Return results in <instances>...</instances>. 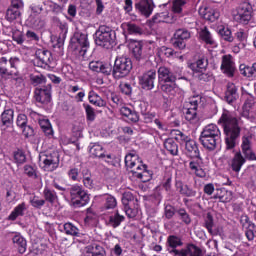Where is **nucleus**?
Listing matches in <instances>:
<instances>
[{"label":"nucleus","mask_w":256,"mask_h":256,"mask_svg":"<svg viewBox=\"0 0 256 256\" xmlns=\"http://www.w3.org/2000/svg\"><path fill=\"white\" fill-rule=\"evenodd\" d=\"M95 43L98 47L104 49H111L115 45V39H117L115 30L107 25H100L97 29Z\"/></svg>","instance_id":"obj_6"},{"label":"nucleus","mask_w":256,"mask_h":256,"mask_svg":"<svg viewBox=\"0 0 256 256\" xmlns=\"http://www.w3.org/2000/svg\"><path fill=\"white\" fill-rule=\"evenodd\" d=\"M120 115H122L128 123H139V112L127 106L120 108Z\"/></svg>","instance_id":"obj_30"},{"label":"nucleus","mask_w":256,"mask_h":256,"mask_svg":"<svg viewBox=\"0 0 256 256\" xmlns=\"http://www.w3.org/2000/svg\"><path fill=\"white\" fill-rule=\"evenodd\" d=\"M135 10L141 17L149 19L150 15H153L155 9V3L153 0H140L134 4Z\"/></svg>","instance_id":"obj_17"},{"label":"nucleus","mask_w":256,"mask_h":256,"mask_svg":"<svg viewBox=\"0 0 256 256\" xmlns=\"http://www.w3.org/2000/svg\"><path fill=\"white\" fill-rule=\"evenodd\" d=\"M241 149L244 157H246L248 161H256L255 152H253V149L251 148V136L242 137Z\"/></svg>","instance_id":"obj_25"},{"label":"nucleus","mask_w":256,"mask_h":256,"mask_svg":"<svg viewBox=\"0 0 256 256\" xmlns=\"http://www.w3.org/2000/svg\"><path fill=\"white\" fill-rule=\"evenodd\" d=\"M51 84L37 87L34 91V97L37 103H41V105H49L51 103Z\"/></svg>","instance_id":"obj_19"},{"label":"nucleus","mask_w":256,"mask_h":256,"mask_svg":"<svg viewBox=\"0 0 256 256\" xmlns=\"http://www.w3.org/2000/svg\"><path fill=\"white\" fill-rule=\"evenodd\" d=\"M242 95L245 96V101L242 106L241 116L245 117V119H249L251 109H253V107L255 106L256 101L254 96L249 94V92H247V90H245L244 88H242Z\"/></svg>","instance_id":"obj_23"},{"label":"nucleus","mask_w":256,"mask_h":256,"mask_svg":"<svg viewBox=\"0 0 256 256\" xmlns=\"http://www.w3.org/2000/svg\"><path fill=\"white\" fill-rule=\"evenodd\" d=\"M219 35L223 41H226L227 43H233L234 37L233 33L231 32V29L223 26L222 28L219 29Z\"/></svg>","instance_id":"obj_51"},{"label":"nucleus","mask_w":256,"mask_h":256,"mask_svg":"<svg viewBox=\"0 0 256 256\" xmlns=\"http://www.w3.org/2000/svg\"><path fill=\"white\" fill-rule=\"evenodd\" d=\"M68 195H70V200L73 207L76 208L85 207V205H89V201H91L89 193H87V190H85L83 186L78 184L72 185L69 188Z\"/></svg>","instance_id":"obj_8"},{"label":"nucleus","mask_w":256,"mask_h":256,"mask_svg":"<svg viewBox=\"0 0 256 256\" xmlns=\"http://www.w3.org/2000/svg\"><path fill=\"white\" fill-rule=\"evenodd\" d=\"M139 107L141 109L144 108V110H141L144 123H153V121H155V117H157V114L155 112H147V104H145V102L140 103Z\"/></svg>","instance_id":"obj_47"},{"label":"nucleus","mask_w":256,"mask_h":256,"mask_svg":"<svg viewBox=\"0 0 256 256\" xmlns=\"http://www.w3.org/2000/svg\"><path fill=\"white\" fill-rule=\"evenodd\" d=\"M126 30L128 31L129 35H141L143 33V29L139 27V25L128 22L125 24Z\"/></svg>","instance_id":"obj_56"},{"label":"nucleus","mask_w":256,"mask_h":256,"mask_svg":"<svg viewBox=\"0 0 256 256\" xmlns=\"http://www.w3.org/2000/svg\"><path fill=\"white\" fill-rule=\"evenodd\" d=\"M132 175L133 177H136V179H140L142 183H147L148 181H151L153 172L147 169V165L142 164L140 169L136 170Z\"/></svg>","instance_id":"obj_33"},{"label":"nucleus","mask_w":256,"mask_h":256,"mask_svg":"<svg viewBox=\"0 0 256 256\" xmlns=\"http://www.w3.org/2000/svg\"><path fill=\"white\" fill-rule=\"evenodd\" d=\"M30 205L34 207V209H41L45 205V199H41L39 196H33L30 198Z\"/></svg>","instance_id":"obj_64"},{"label":"nucleus","mask_w":256,"mask_h":256,"mask_svg":"<svg viewBox=\"0 0 256 256\" xmlns=\"http://www.w3.org/2000/svg\"><path fill=\"white\" fill-rule=\"evenodd\" d=\"M132 55L138 63H147V60L153 55V50L143 42H135L132 44Z\"/></svg>","instance_id":"obj_10"},{"label":"nucleus","mask_w":256,"mask_h":256,"mask_svg":"<svg viewBox=\"0 0 256 256\" xmlns=\"http://www.w3.org/2000/svg\"><path fill=\"white\" fill-rule=\"evenodd\" d=\"M103 204L100 207V213L102 215H107L117 208V198L111 194H104L102 197Z\"/></svg>","instance_id":"obj_22"},{"label":"nucleus","mask_w":256,"mask_h":256,"mask_svg":"<svg viewBox=\"0 0 256 256\" xmlns=\"http://www.w3.org/2000/svg\"><path fill=\"white\" fill-rule=\"evenodd\" d=\"M36 61L38 67L47 69V67H51L53 63V54L49 50L38 49L36 51Z\"/></svg>","instance_id":"obj_21"},{"label":"nucleus","mask_w":256,"mask_h":256,"mask_svg":"<svg viewBox=\"0 0 256 256\" xmlns=\"http://www.w3.org/2000/svg\"><path fill=\"white\" fill-rule=\"evenodd\" d=\"M27 211V203L22 202L18 204L8 216L9 221H17L18 217H24Z\"/></svg>","instance_id":"obj_38"},{"label":"nucleus","mask_w":256,"mask_h":256,"mask_svg":"<svg viewBox=\"0 0 256 256\" xmlns=\"http://www.w3.org/2000/svg\"><path fill=\"white\" fill-rule=\"evenodd\" d=\"M239 99V88L235 83L229 82L226 86L225 101L229 105H233Z\"/></svg>","instance_id":"obj_26"},{"label":"nucleus","mask_w":256,"mask_h":256,"mask_svg":"<svg viewBox=\"0 0 256 256\" xmlns=\"http://www.w3.org/2000/svg\"><path fill=\"white\" fill-rule=\"evenodd\" d=\"M164 149H166L170 155H179V145L173 138H168L164 141Z\"/></svg>","instance_id":"obj_42"},{"label":"nucleus","mask_w":256,"mask_h":256,"mask_svg":"<svg viewBox=\"0 0 256 256\" xmlns=\"http://www.w3.org/2000/svg\"><path fill=\"white\" fill-rule=\"evenodd\" d=\"M139 85L146 91L155 89V81H157V70L150 69L138 77Z\"/></svg>","instance_id":"obj_11"},{"label":"nucleus","mask_w":256,"mask_h":256,"mask_svg":"<svg viewBox=\"0 0 256 256\" xmlns=\"http://www.w3.org/2000/svg\"><path fill=\"white\" fill-rule=\"evenodd\" d=\"M125 214L129 219H135L139 215V204H132L130 206H124Z\"/></svg>","instance_id":"obj_53"},{"label":"nucleus","mask_w":256,"mask_h":256,"mask_svg":"<svg viewBox=\"0 0 256 256\" xmlns=\"http://www.w3.org/2000/svg\"><path fill=\"white\" fill-rule=\"evenodd\" d=\"M217 124L222 127L225 135L226 149L230 151L237 147V139L241 137V117H237L229 110H223Z\"/></svg>","instance_id":"obj_1"},{"label":"nucleus","mask_w":256,"mask_h":256,"mask_svg":"<svg viewBox=\"0 0 256 256\" xmlns=\"http://www.w3.org/2000/svg\"><path fill=\"white\" fill-rule=\"evenodd\" d=\"M89 153L91 157H98L99 159H103V157H105V148H103L99 143H94L90 147Z\"/></svg>","instance_id":"obj_49"},{"label":"nucleus","mask_w":256,"mask_h":256,"mask_svg":"<svg viewBox=\"0 0 256 256\" xmlns=\"http://www.w3.org/2000/svg\"><path fill=\"white\" fill-rule=\"evenodd\" d=\"M158 57L162 59H173V48L162 46L158 49Z\"/></svg>","instance_id":"obj_58"},{"label":"nucleus","mask_w":256,"mask_h":256,"mask_svg":"<svg viewBox=\"0 0 256 256\" xmlns=\"http://www.w3.org/2000/svg\"><path fill=\"white\" fill-rule=\"evenodd\" d=\"M160 90L170 99L177 97L181 93V88L175 82H164V84L160 85Z\"/></svg>","instance_id":"obj_27"},{"label":"nucleus","mask_w":256,"mask_h":256,"mask_svg":"<svg viewBox=\"0 0 256 256\" xmlns=\"http://www.w3.org/2000/svg\"><path fill=\"white\" fill-rule=\"evenodd\" d=\"M199 38L206 45H215V40L213 39V35H211V32L209 31V28H207V26H205L200 30Z\"/></svg>","instance_id":"obj_44"},{"label":"nucleus","mask_w":256,"mask_h":256,"mask_svg":"<svg viewBox=\"0 0 256 256\" xmlns=\"http://www.w3.org/2000/svg\"><path fill=\"white\" fill-rule=\"evenodd\" d=\"M44 171H55L59 167V159H53V157L48 156L43 160Z\"/></svg>","instance_id":"obj_46"},{"label":"nucleus","mask_w":256,"mask_h":256,"mask_svg":"<svg viewBox=\"0 0 256 256\" xmlns=\"http://www.w3.org/2000/svg\"><path fill=\"white\" fill-rule=\"evenodd\" d=\"M158 79L161 83H177L178 80H187L183 75V67L173 66L172 69L167 66L158 68Z\"/></svg>","instance_id":"obj_7"},{"label":"nucleus","mask_w":256,"mask_h":256,"mask_svg":"<svg viewBox=\"0 0 256 256\" xmlns=\"http://www.w3.org/2000/svg\"><path fill=\"white\" fill-rule=\"evenodd\" d=\"M14 161L17 165H23L27 161V155H25V151L18 149L13 153Z\"/></svg>","instance_id":"obj_59"},{"label":"nucleus","mask_w":256,"mask_h":256,"mask_svg":"<svg viewBox=\"0 0 256 256\" xmlns=\"http://www.w3.org/2000/svg\"><path fill=\"white\" fill-rule=\"evenodd\" d=\"M19 65H21V59L19 57H7L2 56L0 58V77L5 79V77H13V81H15L17 87L23 85V77L17 76L19 75Z\"/></svg>","instance_id":"obj_3"},{"label":"nucleus","mask_w":256,"mask_h":256,"mask_svg":"<svg viewBox=\"0 0 256 256\" xmlns=\"http://www.w3.org/2000/svg\"><path fill=\"white\" fill-rule=\"evenodd\" d=\"M122 204L125 206L137 205L139 200L131 192H124L122 195Z\"/></svg>","instance_id":"obj_50"},{"label":"nucleus","mask_w":256,"mask_h":256,"mask_svg":"<svg viewBox=\"0 0 256 256\" xmlns=\"http://www.w3.org/2000/svg\"><path fill=\"white\" fill-rule=\"evenodd\" d=\"M199 142L207 151H215L221 143V130L216 124L205 126L199 136Z\"/></svg>","instance_id":"obj_4"},{"label":"nucleus","mask_w":256,"mask_h":256,"mask_svg":"<svg viewBox=\"0 0 256 256\" xmlns=\"http://www.w3.org/2000/svg\"><path fill=\"white\" fill-rule=\"evenodd\" d=\"M30 81L32 85H34V87H37V85H43L44 83H46L47 78L43 74H32L30 76Z\"/></svg>","instance_id":"obj_61"},{"label":"nucleus","mask_w":256,"mask_h":256,"mask_svg":"<svg viewBox=\"0 0 256 256\" xmlns=\"http://www.w3.org/2000/svg\"><path fill=\"white\" fill-rule=\"evenodd\" d=\"M166 251L173 256H203V250L193 243L183 247V239L177 235H169L166 239ZM179 247H183L179 249Z\"/></svg>","instance_id":"obj_2"},{"label":"nucleus","mask_w":256,"mask_h":256,"mask_svg":"<svg viewBox=\"0 0 256 256\" xmlns=\"http://www.w3.org/2000/svg\"><path fill=\"white\" fill-rule=\"evenodd\" d=\"M244 163H247V160L243 157V154L236 152L234 157L229 161L228 166L234 173H239Z\"/></svg>","instance_id":"obj_28"},{"label":"nucleus","mask_w":256,"mask_h":256,"mask_svg":"<svg viewBox=\"0 0 256 256\" xmlns=\"http://www.w3.org/2000/svg\"><path fill=\"white\" fill-rule=\"evenodd\" d=\"M251 13H253V7L251 3L244 1L237 8V19L243 25H247L251 21Z\"/></svg>","instance_id":"obj_18"},{"label":"nucleus","mask_w":256,"mask_h":256,"mask_svg":"<svg viewBox=\"0 0 256 256\" xmlns=\"http://www.w3.org/2000/svg\"><path fill=\"white\" fill-rule=\"evenodd\" d=\"M199 15L203 17L206 21H210L211 23H215L219 19V12L213 10L211 8H201L199 10Z\"/></svg>","instance_id":"obj_35"},{"label":"nucleus","mask_w":256,"mask_h":256,"mask_svg":"<svg viewBox=\"0 0 256 256\" xmlns=\"http://www.w3.org/2000/svg\"><path fill=\"white\" fill-rule=\"evenodd\" d=\"M185 154L188 158L201 157V151L199 150V144L195 140H191L185 144Z\"/></svg>","instance_id":"obj_34"},{"label":"nucleus","mask_w":256,"mask_h":256,"mask_svg":"<svg viewBox=\"0 0 256 256\" xmlns=\"http://www.w3.org/2000/svg\"><path fill=\"white\" fill-rule=\"evenodd\" d=\"M12 242L14 243L15 247L18 249V253L23 255L25 251H27V240L21 236V234L17 233L13 236Z\"/></svg>","instance_id":"obj_39"},{"label":"nucleus","mask_w":256,"mask_h":256,"mask_svg":"<svg viewBox=\"0 0 256 256\" xmlns=\"http://www.w3.org/2000/svg\"><path fill=\"white\" fill-rule=\"evenodd\" d=\"M176 215H178L179 219H181L184 225H191V216L187 213L185 208H179L176 210Z\"/></svg>","instance_id":"obj_54"},{"label":"nucleus","mask_w":256,"mask_h":256,"mask_svg":"<svg viewBox=\"0 0 256 256\" xmlns=\"http://www.w3.org/2000/svg\"><path fill=\"white\" fill-rule=\"evenodd\" d=\"M42 5L44 7L46 15H61V13H63L65 9V6L59 5L52 0H43Z\"/></svg>","instance_id":"obj_24"},{"label":"nucleus","mask_w":256,"mask_h":256,"mask_svg":"<svg viewBox=\"0 0 256 256\" xmlns=\"http://www.w3.org/2000/svg\"><path fill=\"white\" fill-rule=\"evenodd\" d=\"M43 195H44V201H47L48 203H55L57 201V192L55 190L45 187L43 190Z\"/></svg>","instance_id":"obj_52"},{"label":"nucleus","mask_w":256,"mask_h":256,"mask_svg":"<svg viewBox=\"0 0 256 256\" xmlns=\"http://www.w3.org/2000/svg\"><path fill=\"white\" fill-rule=\"evenodd\" d=\"M124 163L128 171L132 172V175L143 167V160L137 154V151L131 150L128 154H126L124 158Z\"/></svg>","instance_id":"obj_13"},{"label":"nucleus","mask_w":256,"mask_h":256,"mask_svg":"<svg viewBox=\"0 0 256 256\" xmlns=\"http://www.w3.org/2000/svg\"><path fill=\"white\" fill-rule=\"evenodd\" d=\"M105 220L107 227H111V229H117L121 227V224L125 223V215L121 214L119 210H114L108 212Z\"/></svg>","instance_id":"obj_20"},{"label":"nucleus","mask_w":256,"mask_h":256,"mask_svg":"<svg viewBox=\"0 0 256 256\" xmlns=\"http://www.w3.org/2000/svg\"><path fill=\"white\" fill-rule=\"evenodd\" d=\"M207 67H209V60L205 57H200L189 64V69L194 73H203V71H207Z\"/></svg>","instance_id":"obj_31"},{"label":"nucleus","mask_w":256,"mask_h":256,"mask_svg":"<svg viewBox=\"0 0 256 256\" xmlns=\"http://www.w3.org/2000/svg\"><path fill=\"white\" fill-rule=\"evenodd\" d=\"M88 100H89V103H91V105H95V107H106L107 106V102L105 100H103V98L101 96H99V94H97V92H95V90H91L88 93Z\"/></svg>","instance_id":"obj_40"},{"label":"nucleus","mask_w":256,"mask_h":256,"mask_svg":"<svg viewBox=\"0 0 256 256\" xmlns=\"http://www.w3.org/2000/svg\"><path fill=\"white\" fill-rule=\"evenodd\" d=\"M38 123L46 137H53V126H51V122L49 121V119H45L42 117Z\"/></svg>","instance_id":"obj_45"},{"label":"nucleus","mask_w":256,"mask_h":256,"mask_svg":"<svg viewBox=\"0 0 256 256\" xmlns=\"http://www.w3.org/2000/svg\"><path fill=\"white\" fill-rule=\"evenodd\" d=\"M182 175L181 172H176L174 184L176 191L182 195V197H197V190L193 189L188 184L183 183V180H181Z\"/></svg>","instance_id":"obj_12"},{"label":"nucleus","mask_w":256,"mask_h":256,"mask_svg":"<svg viewBox=\"0 0 256 256\" xmlns=\"http://www.w3.org/2000/svg\"><path fill=\"white\" fill-rule=\"evenodd\" d=\"M131 69H133V61H131V58H116L113 66L112 76L114 79H123L131 73Z\"/></svg>","instance_id":"obj_9"},{"label":"nucleus","mask_w":256,"mask_h":256,"mask_svg":"<svg viewBox=\"0 0 256 256\" xmlns=\"http://www.w3.org/2000/svg\"><path fill=\"white\" fill-rule=\"evenodd\" d=\"M59 231L65 233V235H70L71 237H79V228L71 222H66L63 225H59Z\"/></svg>","instance_id":"obj_37"},{"label":"nucleus","mask_w":256,"mask_h":256,"mask_svg":"<svg viewBox=\"0 0 256 256\" xmlns=\"http://www.w3.org/2000/svg\"><path fill=\"white\" fill-rule=\"evenodd\" d=\"M15 115V111L13 109H6L1 114V121L4 127H11L13 125V117Z\"/></svg>","instance_id":"obj_43"},{"label":"nucleus","mask_w":256,"mask_h":256,"mask_svg":"<svg viewBox=\"0 0 256 256\" xmlns=\"http://www.w3.org/2000/svg\"><path fill=\"white\" fill-rule=\"evenodd\" d=\"M174 135L176 141H179L180 143H185V145H187V143L192 140L191 136L186 135L185 133L181 132V130L174 131Z\"/></svg>","instance_id":"obj_62"},{"label":"nucleus","mask_w":256,"mask_h":256,"mask_svg":"<svg viewBox=\"0 0 256 256\" xmlns=\"http://www.w3.org/2000/svg\"><path fill=\"white\" fill-rule=\"evenodd\" d=\"M240 225L242 229H255V223L251 221V218H249V215L242 214L240 216Z\"/></svg>","instance_id":"obj_55"},{"label":"nucleus","mask_w":256,"mask_h":256,"mask_svg":"<svg viewBox=\"0 0 256 256\" xmlns=\"http://www.w3.org/2000/svg\"><path fill=\"white\" fill-rule=\"evenodd\" d=\"M204 227L207 229L210 235H214L213 227H215V221L213 220V215L211 213H207L206 218L204 220Z\"/></svg>","instance_id":"obj_60"},{"label":"nucleus","mask_w":256,"mask_h":256,"mask_svg":"<svg viewBox=\"0 0 256 256\" xmlns=\"http://www.w3.org/2000/svg\"><path fill=\"white\" fill-rule=\"evenodd\" d=\"M69 49L77 57L87 59V51H89V36L83 32H75L70 39Z\"/></svg>","instance_id":"obj_5"},{"label":"nucleus","mask_w":256,"mask_h":256,"mask_svg":"<svg viewBox=\"0 0 256 256\" xmlns=\"http://www.w3.org/2000/svg\"><path fill=\"white\" fill-rule=\"evenodd\" d=\"M160 185L167 193L171 192L173 189V172L171 170H166L162 173Z\"/></svg>","instance_id":"obj_32"},{"label":"nucleus","mask_w":256,"mask_h":256,"mask_svg":"<svg viewBox=\"0 0 256 256\" xmlns=\"http://www.w3.org/2000/svg\"><path fill=\"white\" fill-rule=\"evenodd\" d=\"M12 39L13 41H15V43H17V45H23L24 43H26L25 35L19 30H15L12 33Z\"/></svg>","instance_id":"obj_63"},{"label":"nucleus","mask_w":256,"mask_h":256,"mask_svg":"<svg viewBox=\"0 0 256 256\" xmlns=\"http://www.w3.org/2000/svg\"><path fill=\"white\" fill-rule=\"evenodd\" d=\"M31 9L32 14L29 16V21L34 25V27H37V25H39V15L45 11V6L43 7L41 5H35Z\"/></svg>","instance_id":"obj_41"},{"label":"nucleus","mask_w":256,"mask_h":256,"mask_svg":"<svg viewBox=\"0 0 256 256\" xmlns=\"http://www.w3.org/2000/svg\"><path fill=\"white\" fill-rule=\"evenodd\" d=\"M240 73L244 77H256V63H253L251 66L245 64L240 65Z\"/></svg>","instance_id":"obj_48"},{"label":"nucleus","mask_w":256,"mask_h":256,"mask_svg":"<svg viewBox=\"0 0 256 256\" xmlns=\"http://www.w3.org/2000/svg\"><path fill=\"white\" fill-rule=\"evenodd\" d=\"M86 256H107V250L99 242H93L86 247Z\"/></svg>","instance_id":"obj_29"},{"label":"nucleus","mask_w":256,"mask_h":256,"mask_svg":"<svg viewBox=\"0 0 256 256\" xmlns=\"http://www.w3.org/2000/svg\"><path fill=\"white\" fill-rule=\"evenodd\" d=\"M183 113L186 121H189V123H197V121H199L196 110H193V109L187 110L183 108Z\"/></svg>","instance_id":"obj_57"},{"label":"nucleus","mask_w":256,"mask_h":256,"mask_svg":"<svg viewBox=\"0 0 256 256\" xmlns=\"http://www.w3.org/2000/svg\"><path fill=\"white\" fill-rule=\"evenodd\" d=\"M189 159L188 168L190 173H193L196 177H200L201 179L206 177L207 173L205 172V169H203V157L194 156Z\"/></svg>","instance_id":"obj_14"},{"label":"nucleus","mask_w":256,"mask_h":256,"mask_svg":"<svg viewBox=\"0 0 256 256\" xmlns=\"http://www.w3.org/2000/svg\"><path fill=\"white\" fill-rule=\"evenodd\" d=\"M185 5H187V0H174L172 2V13L178 17H185L187 15Z\"/></svg>","instance_id":"obj_36"},{"label":"nucleus","mask_w":256,"mask_h":256,"mask_svg":"<svg viewBox=\"0 0 256 256\" xmlns=\"http://www.w3.org/2000/svg\"><path fill=\"white\" fill-rule=\"evenodd\" d=\"M21 9H23V2L21 0H12L10 7L6 11L5 19L9 23L17 21L21 18Z\"/></svg>","instance_id":"obj_16"},{"label":"nucleus","mask_w":256,"mask_h":256,"mask_svg":"<svg viewBox=\"0 0 256 256\" xmlns=\"http://www.w3.org/2000/svg\"><path fill=\"white\" fill-rule=\"evenodd\" d=\"M220 71H222L223 75H226V77H229L230 79L235 77L237 67H235V61H233V56L231 54L222 56Z\"/></svg>","instance_id":"obj_15"}]
</instances>
